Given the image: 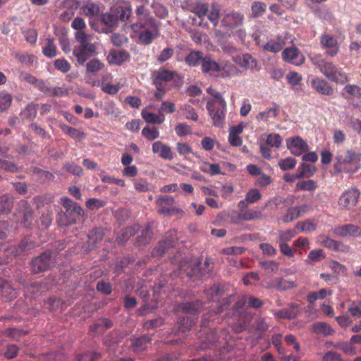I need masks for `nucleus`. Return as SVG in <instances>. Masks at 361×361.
<instances>
[{
	"instance_id": "1",
	"label": "nucleus",
	"mask_w": 361,
	"mask_h": 361,
	"mask_svg": "<svg viewBox=\"0 0 361 361\" xmlns=\"http://www.w3.org/2000/svg\"><path fill=\"white\" fill-rule=\"evenodd\" d=\"M361 154L352 149L341 150L335 157L334 168L337 173L353 174L360 169Z\"/></svg>"
},
{
	"instance_id": "2",
	"label": "nucleus",
	"mask_w": 361,
	"mask_h": 361,
	"mask_svg": "<svg viewBox=\"0 0 361 361\" xmlns=\"http://www.w3.org/2000/svg\"><path fill=\"white\" fill-rule=\"evenodd\" d=\"M75 38L79 44L74 47L73 54L76 58L77 62L80 65H83L89 58L96 53L97 47L92 42L93 36L80 32H75Z\"/></svg>"
},
{
	"instance_id": "3",
	"label": "nucleus",
	"mask_w": 361,
	"mask_h": 361,
	"mask_svg": "<svg viewBox=\"0 0 361 361\" xmlns=\"http://www.w3.org/2000/svg\"><path fill=\"white\" fill-rule=\"evenodd\" d=\"M312 61L320 72L331 81L340 84H345L348 81L347 74L338 69L331 62L326 61L319 57L312 58Z\"/></svg>"
},
{
	"instance_id": "4",
	"label": "nucleus",
	"mask_w": 361,
	"mask_h": 361,
	"mask_svg": "<svg viewBox=\"0 0 361 361\" xmlns=\"http://www.w3.org/2000/svg\"><path fill=\"white\" fill-rule=\"evenodd\" d=\"M56 263L54 252L48 251L36 257L32 260L31 270L32 273L38 274L53 267Z\"/></svg>"
},
{
	"instance_id": "5",
	"label": "nucleus",
	"mask_w": 361,
	"mask_h": 361,
	"mask_svg": "<svg viewBox=\"0 0 361 361\" xmlns=\"http://www.w3.org/2000/svg\"><path fill=\"white\" fill-rule=\"evenodd\" d=\"M220 23L221 27L231 30L243 25L244 16L240 12L234 10L224 11L221 15Z\"/></svg>"
},
{
	"instance_id": "6",
	"label": "nucleus",
	"mask_w": 361,
	"mask_h": 361,
	"mask_svg": "<svg viewBox=\"0 0 361 361\" xmlns=\"http://www.w3.org/2000/svg\"><path fill=\"white\" fill-rule=\"evenodd\" d=\"M178 237L176 231H170L166 233L164 239L159 242L152 252V256L160 258L171 248L178 244Z\"/></svg>"
},
{
	"instance_id": "7",
	"label": "nucleus",
	"mask_w": 361,
	"mask_h": 361,
	"mask_svg": "<svg viewBox=\"0 0 361 361\" xmlns=\"http://www.w3.org/2000/svg\"><path fill=\"white\" fill-rule=\"evenodd\" d=\"M231 221L233 224H238L241 221H249L252 220H259L263 217L262 213L259 210L253 209H239L233 210L228 215Z\"/></svg>"
},
{
	"instance_id": "8",
	"label": "nucleus",
	"mask_w": 361,
	"mask_h": 361,
	"mask_svg": "<svg viewBox=\"0 0 361 361\" xmlns=\"http://www.w3.org/2000/svg\"><path fill=\"white\" fill-rule=\"evenodd\" d=\"M226 106L217 105L212 102H207L206 108L212 118L213 125L223 128L225 121V111Z\"/></svg>"
},
{
	"instance_id": "9",
	"label": "nucleus",
	"mask_w": 361,
	"mask_h": 361,
	"mask_svg": "<svg viewBox=\"0 0 361 361\" xmlns=\"http://www.w3.org/2000/svg\"><path fill=\"white\" fill-rule=\"evenodd\" d=\"M360 192L355 188H350L345 191L338 199L340 207L346 209H351L357 204Z\"/></svg>"
},
{
	"instance_id": "10",
	"label": "nucleus",
	"mask_w": 361,
	"mask_h": 361,
	"mask_svg": "<svg viewBox=\"0 0 361 361\" xmlns=\"http://www.w3.org/2000/svg\"><path fill=\"white\" fill-rule=\"evenodd\" d=\"M333 233L341 238L345 237H360L361 236V227L352 224H345L335 226L332 230Z\"/></svg>"
},
{
	"instance_id": "11",
	"label": "nucleus",
	"mask_w": 361,
	"mask_h": 361,
	"mask_svg": "<svg viewBox=\"0 0 361 361\" xmlns=\"http://www.w3.org/2000/svg\"><path fill=\"white\" fill-rule=\"evenodd\" d=\"M320 43L326 49L327 55L334 57L339 51V45L336 37L331 35L325 34L321 37Z\"/></svg>"
},
{
	"instance_id": "12",
	"label": "nucleus",
	"mask_w": 361,
	"mask_h": 361,
	"mask_svg": "<svg viewBox=\"0 0 361 361\" xmlns=\"http://www.w3.org/2000/svg\"><path fill=\"white\" fill-rule=\"evenodd\" d=\"M60 202L66 209V212L70 216L75 220L84 215L83 209L76 202L72 201L70 198L64 197L61 198Z\"/></svg>"
},
{
	"instance_id": "13",
	"label": "nucleus",
	"mask_w": 361,
	"mask_h": 361,
	"mask_svg": "<svg viewBox=\"0 0 361 361\" xmlns=\"http://www.w3.org/2000/svg\"><path fill=\"white\" fill-rule=\"evenodd\" d=\"M105 231L102 228H94L87 235L88 241L84 245L83 249L85 251L93 250L97 243L102 241L104 238Z\"/></svg>"
},
{
	"instance_id": "14",
	"label": "nucleus",
	"mask_w": 361,
	"mask_h": 361,
	"mask_svg": "<svg viewBox=\"0 0 361 361\" xmlns=\"http://www.w3.org/2000/svg\"><path fill=\"white\" fill-rule=\"evenodd\" d=\"M130 59V54L125 50L112 49L109 51L107 56L108 62L110 64L117 66H121L123 63L129 61Z\"/></svg>"
},
{
	"instance_id": "15",
	"label": "nucleus",
	"mask_w": 361,
	"mask_h": 361,
	"mask_svg": "<svg viewBox=\"0 0 361 361\" xmlns=\"http://www.w3.org/2000/svg\"><path fill=\"white\" fill-rule=\"evenodd\" d=\"M311 86L319 94L330 96L334 93L332 86L325 80L315 78L311 80Z\"/></svg>"
},
{
	"instance_id": "16",
	"label": "nucleus",
	"mask_w": 361,
	"mask_h": 361,
	"mask_svg": "<svg viewBox=\"0 0 361 361\" xmlns=\"http://www.w3.org/2000/svg\"><path fill=\"white\" fill-rule=\"evenodd\" d=\"M299 313V305L296 303L288 305V308H284L274 312V316L278 319H293Z\"/></svg>"
},
{
	"instance_id": "17",
	"label": "nucleus",
	"mask_w": 361,
	"mask_h": 361,
	"mask_svg": "<svg viewBox=\"0 0 361 361\" xmlns=\"http://www.w3.org/2000/svg\"><path fill=\"white\" fill-rule=\"evenodd\" d=\"M202 71L204 74H212L220 72L222 68L219 63L212 59L209 56H204L201 63Z\"/></svg>"
},
{
	"instance_id": "18",
	"label": "nucleus",
	"mask_w": 361,
	"mask_h": 361,
	"mask_svg": "<svg viewBox=\"0 0 361 361\" xmlns=\"http://www.w3.org/2000/svg\"><path fill=\"white\" fill-rule=\"evenodd\" d=\"M157 25L155 20L147 14L137 17V21L132 23L130 27L133 31L137 32L141 28H147Z\"/></svg>"
},
{
	"instance_id": "19",
	"label": "nucleus",
	"mask_w": 361,
	"mask_h": 361,
	"mask_svg": "<svg viewBox=\"0 0 361 361\" xmlns=\"http://www.w3.org/2000/svg\"><path fill=\"white\" fill-rule=\"evenodd\" d=\"M231 35V34L228 30H226V31L215 30L214 31V36L216 39L217 43L225 51L233 52L235 50L232 46L226 45V42L228 41Z\"/></svg>"
},
{
	"instance_id": "20",
	"label": "nucleus",
	"mask_w": 361,
	"mask_h": 361,
	"mask_svg": "<svg viewBox=\"0 0 361 361\" xmlns=\"http://www.w3.org/2000/svg\"><path fill=\"white\" fill-rule=\"evenodd\" d=\"M139 35L140 41L145 45L149 44L152 40L159 36V25L145 28Z\"/></svg>"
},
{
	"instance_id": "21",
	"label": "nucleus",
	"mask_w": 361,
	"mask_h": 361,
	"mask_svg": "<svg viewBox=\"0 0 361 361\" xmlns=\"http://www.w3.org/2000/svg\"><path fill=\"white\" fill-rule=\"evenodd\" d=\"M152 152L154 154L159 153V157L164 159L171 160L173 158L170 147L164 145L161 141H157L153 143Z\"/></svg>"
},
{
	"instance_id": "22",
	"label": "nucleus",
	"mask_w": 361,
	"mask_h": 361,
	"mask_svg": "<svg viewBox=\"0 0 361 361\" xmlns=\"http://www.w3.org/2000/svg\"><path fill=\"white\" fill-rule=\"evenodd\" d=\"M288 146L292 153L297 156L308 149L307 144L299 137L292 138L291 142L288 143Z\"/></svg>"
},
{
	"instance_id": "23",
	"label": "nucleus",
	"mask_w": 361,
	"mask_h": 361,
	"mask_svg": "<svg viewBox=\"0 0 361 361\" xmlns=\"http://www.w3.org/2000/svg\"><path fill=\"white\" fill-rule=\"evenodd\" d=\"M306 205L290 207L287 212L283 216L282 220L284 223H289L298 219L301 214L305 212Z\"/></svg>"
},
{
	"instance_id": "24",
	"label": "nucleus",
	"mask_w": 361,
	"mask_h": 361,
	"mask_svg": "<svg viewBox=\"0 0 361 361\" xmlns=\"http://www.w3.org/2000/svg\"><path fill=\"white\" fill-rule=\"evenodd\" d=\"M60 128L65 134L68 135L71 138L76 141H81L86 137V134L83 131L67 126L66 124H60Z\"/></svg>"
},
{
	"instance_id": "25",
	"label": "nucleus",
	"mask_w": 361,
	"mask_h": 361,
	"mask_svg": "<svg viewBox=\"0 0 361 361\" xmlns=\"http://www.w3.org/2000/svg\"><path fill=\"white\" fill-rule=\"evenodd\" d=\"M341 95L348 100L351 98H361V87L356 85H346L341 92Z\"/></svg>"
},
{
	"instance_id": "26",
	"label": "nucleus",
	"mask_w": 361,
	"mask_h": 361,
	"mask_svg": "<svg viewBox=\"0 0 361 361\" xmlns=\"http://www.w3.org/2000/svg\"><path fill=\"white\" fill-rule=\"evenodd\" d=\"M116 21L126 22L132 15V8L130 6H118L113 8Z\"/></svg>"
},
{
	"instance_id": "27",
	"label": "nucleus",
	"mask_w": 361,
	"mask_h": 361,
	"mask_svg": "<svg viewBox=\"0 0 361 361\" xmlns=\"http://www.w3.org/2000/svg\"><path fill=\"white\" fill-rule=\"evenodd\" d=\"M300 54L299 50L295 47H288L286 48L282 52V58L283 59L288 63H291L293 64L299 65L302 63V60L300 61H298L297 59L298 58Z\"/></svg>"
},
{
	"instance_id": "28",
	"label": "nucleus",
	"mask_w": 361,
	"mask_h": 361,
	"mask_svg": "<svg viewBox=\"0 0 361 361\" xmlns=\"http://www.w3.org/2000/svg\"><path fill=\"white\" fill-rule=\"evenodd\" d=\"M206 16L214 27L217 26L221 16L219 6L214 3L209 5Z\"/></svg>"
},
{
	"instance_id": "29",
	"label": "nucleus",
	"mask_w": 361,
	"mask_h": 361,
	"mask_svg": "<svg viewBox=\"0 0 361 361\" xmlns=\"http://www.w3.org/2000/svg\"><path fill=\"white\" fill-rule=\"evenodd\" d=\"M285 39L281 37L269 40L264 46V49L272 53H277L282 50L285 46Z\"/></svg>"
},
{
	"instance_id": "30",
	"label": "nucleus",
	"mask_w": 361,
	"mask_h": 361,
	"mask_svg": "<svg viewBox=\"0 0 361 361\" xmlns=\"http://www.w3.org/2000/svg\"><path fill=\"white\" fill-rule=\"evenodd\" d=\"M179 269L180 271L185 273L189 277H192L199 271L198 265L196 262L191 264L186 259L180 262Z\"/></svg>"
},
{
	"instance_id": "31",
	"label": "nucleus",
	"mask_w": 361,
	"mask_h": 361,
	"mask_svg": "<svg viewBox=\"0 0 361 361\" xmlns=\"http://www.w3.org/2000/svg\"><path fill=\"white\" fill-rule=\"evenodd\" d=\"M202 302L195 300L192 302H186L180 304V307L183 312L188 314L195 315L202 307Z\"/></svg>"
},
{
	"instance_id": "32",
	"label": "nucleus",
	"mask_w": 361,
	"mask_h": 361,
	"mask_svg": "<svg viewBox=\"0 0 361 361\" xmlns=\"http://www.w3.org/2000/svg\"><path fill=\"white\" fill-rule=\"evenodd\" d=\"M13 197L9 195H3L0 197V214L9 213L13 206Z\"/></svg>"
},
{
	"instance_id": "33",
	"label": "nucleus",
	"mask_w": 361,
	"mask_h": 361,
	"mask_svg": "<svg viewBox=\"0 0 361 361\" xmlns=\"http://www.w3.org/2000/svg\"><path fill=\"white\" fill-rule=\"evenodd\" d=\"M152 341V338L147 335L135 338L132 343L133 350L135 353L142 352L146 348V345Z\"/></svg>"
},
{
	"instance_id": "34",
	"label": "nucleus",
	"mask_w": 361,
	"mask_h": 361,
	"mask_svg": "<svg viewBox=\"0 0 361 361\" xmlns=\"http://www.w3.org/2000/svg\"><path fill=\"white\" fill-rule=\"evenodd\" d=\"M142 116L147 123L153 124H161L165 119L163 114L156 115L153 113L148 112L146 109L142 111Z\"/></svg>"
},
{
	"instance_id": "35",
	"label": "nucleus",
	"mask_w": 361,
	"mask_h": 361,
	"mask_svg": "<svg viewBox=\"0 0 361 361\" xmlns=\"http://www.w3.org/2000/svg\"><path fill=\"white\" fill-rule=\"evenodd\" d=\"M152 231L149 225H147L142 231L141 234L136 238V244L139 246L145 245L149 243L152 237Z\"/></svg>"
},
{
	"instance_id": "36",
	"label": "nucleus",
	"mask_w": 361,
	"mask_h": 361,
	"mask_svg": "<svg viewBox=\"0 0 361 361\" xmlns=\"http://www.w3.org/2000/svg\"><path fill=\"white\" fill-rule=\"evenodd\" d=\"M203 53L199 51H192L185 57V63L190 66H196L202 63L204 59Z\"/></svg>"
},
{
	"instance_id": "37",
	"label": "nucleus",
	"mask_w": 361,
	"mask_h": 361,
	"mask_svg": "<svg viewBox=\"0 0 361 361\" xmlns=\"http://www.w3.org/2000/svg\"><path fill=\"white\" fill-rule=\"evenodd\" d=\"M23 224L24 226L26 228H30L32 220H33V210L31 208L30 205L27 203V202L24 201L23 202Z\"/></svg>"
},
{
	"instance_id": "38",
	"label": "nucleus",
	"mask_w": 361,
	"mask_h": 361,
	"mask_svg": "<svg viewBox=\"0 0 361 361\" xmlns=\"http://www.w3.org/2000/svg\"><path fill=\"white\" fill-rule=\"evenodd\" d=\"M208 6L209 4L198 0L195 2L194 6L191 9V11L194 13L199 18H203L206 16L207 12L208 11Z\"/></svg>"
},
{
	"instance_id": "39",
	"label": "nucleus",
	"mask_w": 361,
	"mask_h": 361,
	"mask_svg": "<svg viewBox=\"0 0 361 361\" xmlns=\"http://www.w3.org/2000/svg\"><path fill=\"white\" fill-rule=\"evenodd\" d=\"M176 75V72L171 71L166 69H161L157 72L155 78V84L158 85L159 82H169L171 81Z\"/></svg>"
},
{
	"instance_id": "40",
	"label": "nucleus",
	"mask_w": 361,
	"mask_h": 361,
	"mask_svg": "<svg viewBox=\"0 0 361 361\" xmlns=\"http://www.w3.org/2000/svg\"><path fill=\"white\" fill-rule=\"evenodd\" d=\"M137 231V228L135 226L127 227L123 232L117 237L116 242L119 245H124L130 237L134 235Z\"/></svg>"
},
{
	"instance_id": "41",
	"label": "nucleus",
	"mask_w": 361,
	"mask_h": 361,
	"mask_svg": "<svg viewBox=\"0 0 361 361\" xmlns=\"http://www.w3.org/2000/svg\"><path fill=\"white\" fill-rule=\"evenodd\" d=\"M313 331L317 334L324 336L331 335L334 333L333 329L326 323L316 322L312 325Z\"/></svg>"
},
{
	"instance_id": "42",
	"label": "nucleus",
	"mask_w": 361,
	"mask_h": 361,
	"mask_svg": "<svg viewBox=\"0 0 361 361\" xmlns=\"http://www.w3.org/2000/svg\"><path fill=\"white\" fill-rule=\"evenodd\" d=\"M207 92L213 97L207 102H212L213 104H216L219 106H226V101L219 92L210 87L207 89Z\"/></svg>"
},
{
	"instance_id": "43",
	"label": "nucleus",
	"mask_w": 361,
	"mask_h": 361,
	"mask_svg": "<svg viewBox=\"0 0 361 361\" xmlns=\"http://www.w3.org/2000/svg\"><path fill=\"white\" fill-rule=\"evenodd\" d=\"M63 169L66 172L76 176H81L83 173L82 169L74 162H66L63 164Z\"/></svg>"
},
{
	"instance_id": "44",
	"label": "nucleus",
	"mask_w": 361,
	"mask_h": 361,
	"mask_svg": "<svg viewBox=\"0 0 361 361\" xmlns=\"http://www.w3.org/2000/svg\"><path fill=\"white\" fill-rule=\"evenodd\" d=\"M267 5L262 1H254L251 6L252 17L258 18L265 12Z\"/></svg>"
},
{
	"instance_id": "45",
	"label": "nucleus",
	"mask_w": 361,
	"mask_h": 361,
	"mask_svg": "<svg viewBox=\"0 0 361 361\" xmlns=\"http://www.w3.org/2000/svg\"><path fill=\"white\" fill-rule=\"evenodd\" d=\"M104 64L97 59H93L86 64V71L88 73H94L102 70Z\"/></svg>"
},
{
	"instance_id": "46",
	"label": "nucleus",
	"mask_w": 361,
	"mask_h": 361,
	"mask_svg": "<svg viewBox=\"0 0 361 361\" xmlns=\"http://www.w3.org/2000/svg\"><path fill=\"white\" fill-rule=\"evenodd\" d=\"M37 106L32 104H28L25 109L21 111L20 116L22 119L32 120L37 115Z\"/></svg>"
},
{
	"instance_id": "47",
	"label": "nucleus",
	"mask_w": 361,
	"mask_h": 361,
	"mask_svg": "<svg viewBox=\"0 0 361 361\" xmlns=\"http://www.w3.org/2000/svg\"><path fill=\"white\" fill-rule=\"evenodd\" d=\"M218 342V337L216 333L214 330H210L205 338L204 342L202 343V348L206 349L209 348L213 345H215Z\"/></svg>"
},
{
	"instance_id": "48",
	"label": "nucleus",
	"mask_w": 361,
	"mask_h": 361,
	"mask_svg": "<svg viewBox=\"0 0 361 361\" xmlns=\"http://www.w3.org/2000/svg\"><path fill=\"white\" fill-rule=\"evenodd\" d=\"M57 221L61 226H68L76 222V220L70 216L66 212L61 211L58 214Z\"/></svg>"
},
{
	"instance_id": "49",
	"label": "nucleus",
	"mask_w": 361,
	"mask_h": 361,
	"mask_svg": "<svg viewBox=\"0 0 361 361\" xmlns=\"http://www.w3.org/2000/svg\"><path fill=\"white\" fill-rule=\"evenodd\" d=\"M101 20L104 25L109 27H114L117 25V21L113 11V8H111L110 12L102 15Z\"/></svg>"
},
{
	"instance_id": "50",
	"label": "nucleus",
	"mask_w": 361,
	"mask_h": 361,
	"mask_svg": "<svg viewBox=\"0 0 361 361\" xmlns=\"http://www.w3.org/2000/svg\"><path fill=\"white\" fill-rule=\"evenodd\" d=\"M174 54V49L171 47H166L164 48L159 55L157 56V61L159 63H163L164 62L170 59Z\"/></svg>"
},
{
	"instance_id": "51",
	"label": "nucleus",
	"mask_w": 361,
	"mask_h": 361,
	"mask_svg": "<svg viewBox=\"0 0 361 361\" xmlns=\"http://www.w3.org/2000/svg\"><path fill=\"white\" fill-rule=\"evenodd\" d=\"M279 114V108L274 107L267 109L264 111L260 112L257 116L258 121H267L269 118L276 117Z\"/></svg>"
},
{
	"instance_id": "52",
	"label": "nucleus",
	"mask_w": 361,
	"mask_h": 361,
	"mask_svg": "<svg viewBox=\"0 0 361 361\" xmlns=\"http://www.w3.org/2000/svg\"><path fill=\"white\" fill-rule=\"evenodd\" d=\"M295 229H288L286 231H279V243H287L296 235Z\"/></svg>"
},
{
	"instance_id": "53",
	"label": "nucleus",
	"mask_w": 361,
	"mask_h": 361,
	"mask_svg": "<svg viewBox=\"0 0 361 361\" xmlns=\"http://www.w3.org/2000/svg\"><path fill=\"white\" fill-rule=\"evenodd\" d=\"M164 324V320L162 317H157L153 319L146 321L143 327L147 331L152 330L156 328L160 327Z\"/></svg>"
},
{
	"instance_id": "54",
	"label": "nucleus",
	"mask_w": 361,
	"mask_h": 361,
	"mask_svg": "<svg viewBox=\"0 0 361 361\" xmlns=\"http://www.w3.org/2000/svg\"><path fill=\"white\" fill-rule=\"evenodd\" d=\"M275 287L280 290H285L295 288L296 286L293 281L285 280L283 279H276L275 280Z\"/></svg>"
},
{
	"instance_id": "55",
	"label": "nucleus",
	"mask_w": 361,
	"mask_h": 361,
	"mask_svg": "<svg viewBox=\"0 0 361 361\" xmlns=\"http://www.w3.org/2000/svg\"><path fill=\"white\" fill-rule=\"evenodd\" d=\"M43 54L49 58L54 57L56 55V47L53 39H47V44L43 48Z\"/></svg>"
},
{
	"instance_id": "56",
	"label": "nucleus",
	"mask_w": 361,
	"mask_h": 361,
	"mask_svg": "<svg viewBox=\"0 0 361 361\" xmlns=\"http://www.w3.org/2000/svg\"><path fill=\"white\" fill-rule=\"evenodd\" d=\"M53 200V197L49 194L38 195L33 199L34 204L37 209L43 207L46 204H49Z\"/></svg>"
},
{
	"instance_id": "57",
	"label": "nucleus",
	"mask_w": 361,
	"mask_h": 361,
	"mask_svg": "<svg viewBox=\"0 0 361 361\" xmlns=\"http://www.w3.org/2000/svg\"><path fill=\"white\" fill-rule=\"evenodd\" d=\"M317 188V184L313 180L300 181L296 184V189L299 190L313 191Z\"/></svg>"
},
{
	"instance_id": "58",
	"label": "nucleus",
	"mask_w": 361,
	"mask_h": 361,
	"mask_svg": "<svg viewBox=\"0 0 361 361\" xmlns=\"http://www.w3.org/2000/svg\"><path fill=\"white\" fill-rule=\"evenodd\" d=\"M142 135L149 140H154L159 137V133L155 127H145L142 130Z\"/></svg>"
},
{
	"instance_id": "59",
	"label": "nucleus",
	"mask_w": 361,
	"mask_h": 361,
	"mask_svg": "<svg viewBox=\"0 0 361 361\" xmlns=\"http://www.w3.org/2000/svg\"><path fill=\"white\" fill-rule=\"evenodd\" d=\"M54 67L61 72L66 73L71 70V63L65 59H59L54 61Z\"/></svg>"
},
{
	"instance_id": "60",
	"label": "nucleus",
	"mask_w": 361,
	"mask_h": 361,
	"mask_svg": "<svg viewBox=\"0 0 361 361\" xmlns=\"http://www.w3.org/2000/svg\"><path fill=\"white\" fill-rule=\"evenodd\" d=\"M246 201L249 204L258 202L262 198V195L257 189H250L245 195Z\"/></svg>"
},
{
	"instance_id": "61",
	"label": "nucleus",
	"mask_w": 361,
	"mask_h": 361,
	"mask_svg": "<svg viewBox=\"0 0 361 361\" xmlns=\"http://www.w3.org/2000/svg\"><path fill=\"white\" fill-rule=\"evenodd\" d=\"M241 66L246 68L254 69L257 68V61L250 54H244L241 59Z\"/></svg>"
},
{
	"instance_id": "62",
	"label": "nucleus",
	"mask_w": 361,
	"mask_h": 361,
	"mask_svg": "<svg viewBox=\"0 0 361 361\" xmlns=\"http://www.w3.org/2000/svg\"><path fill=\"white\" fill-rule=\"evenodd\" d=\"M40 91L44 92V93H47V94H53V95H58V90L59 88H51V87H49L44 81L42 80H37V82L35 83V85Z\"/></svg>"
},
{
	"instance_id": "63",
	"label": "nucleus",
	"mask_w": 361,
	"mask_h": 361,
	"mask_svg": "<svg viewBox=\"0 0 361 361\" xmlns=\"http://www.w3.org/2000/svg\"><path fill=\"white\" fill-rule=\"evenodd\" d=\"M295 228L300 229L302 232H310L316 229V224L310 220H307L298 222Z\"/></svg>"
},
{
	"instance_id": "64",
	"label": "nucleus",
	"mask_w": 361,
	"mask_h": 361,
	"mask_svg": "<svg viewBox=\"0 0 361 361\" xmlns=\"http://www.w3.org/2000/svg\"><path fill=\"white\" fill-rule=\"evenodd\" d=\"M327 294L326 289H321L317 292H311L307 296V300L310 303H314L317 300L324 299Z\"/></svg>"
}]
</instances>
